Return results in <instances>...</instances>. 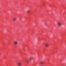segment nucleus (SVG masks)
Returning <instances> with one entry per match:
<instances>
[{
  "label": "nucleus",
  "instance_id": "nucleus-1",
  "mask_svg": "<svg viewBox=\"0 0 66 66\" xmlns=\"http://www.w3.org/2000/svg\"><path fill=\"white\" fill-rule=\"evenodd\" d=\"M57 25L59 26H61V25H62V23L60 21L57 22Z\"/></svg>",
  "mask_w": 66,
  "mask_h": 66
},
{
  "label": "nucleus",
  "instance_id": "nucleus-2",
  "mask_svg": "<svg viewBox=\"0 0 66 66\" xmlns=\"http://www.w3.org/2000/svg\"><path fill=\"white\" fill-rule=\"evenodd\" d=\"M18 44V42L17 41H15L14 42V45H17Z\"/></svg>",
  "mask_w": 66,
  "mask_h": 66
},
{
  "label": "nucleus",
  "instance_id": "nucleus-3",
  "mask_svg": "<svg viewBox=\"0 0 66 66\" xmlns=\"http://www.w3.org/2000/svg\"><path fill=\"white\" fill-rule=\"evenodd\" d=\"M13 20H14V21H16V20H17V18L16 17H14L13 19Z\"/></svg>",
  "mask_w": 66,
  "mask_h": 66
},
{
  "label": "nucleus",
  "instance_id": "nucleus-4",
  "mask_svg": "<svg viewBox=\"0 0 66 66\" xmlns=\"http://www.w3.org/2000/svg\"><path fill=\"white\" fill-rule=\"evenodd\" d=\"M40 63L42 65H43L44 64V62L43 61H41L40 62Z\"/></svg>",
  "mask_w": 66,
  "mask_h": 66
},
{
  "label": "nucleus",
  "instance_id": "nucleus-5",
  "mask_svg": "<svg viewBox=\"0 0 66 66\" xmlns=\"http://www.w3.org/2000/svg\"><path fill=\"white\" fill-rule=\"evenodd\" d=\"M45 46L46 47H49V44L46 43L45 44Z\"/></svg>",
  "mask_w": 66,
  "mask_h": 66
},
{
  "label": "nucleus",
  "instance_id": "nucleus-6",
  "mask_svg": "<svg viewBox=\"0 0 66 66\" xmlns=\"http://www.w3.org/2000/svg\"><path fill=\"white\" fill-rule=\"evenodd\" d=\"M18 65L19 66H21V62H19L18 63Z\"/></svg>",
  "mask_w": 66,
  "mask_h": 66
},
{
  "label": "nucleus",
  "instance_id": "nucleus-7",
  "mask_svg": "<svg viewBox=\"0 0 66 66\" xmlns=\"http://www.w3.org/2000/svg\"><path fill=\"white\" fill-rule=\"evenodd\" d=\"M29 60L30 61H32L33 60V57H31L30 58Z\"/></svg>",
  "mask_w": 66,
  "mask_h": 66
},
{
  "label": "nucleus",
  "instance_id": "nucleus-8",
  "mask_svg": "<svg viewBox=\"0 0 66 66\" xmlns=\"http://www.w3.org/2000/svg\"><path fill=\"white\" fill-rule=\"evenodd\" d=\"M26 62L27 64H29V63H30V61L29 60H27L26 61Z\"/></svg>",
  "mask_w": 66,
  "mask_h": 66
},
{
  "label": "nucleus",
  "instance_id": "nucleus-9",
  "mask_svg": "<svg viewBox=\"0 0 66 66\" xmlns=\"http://www.w3.org/2000/svg\"><path fill=\"white\" fill-rule=\"evenodd\" d=\"M27 13H28V14H29V13H30V11L28 10L27 11Z\"/></svg>",
  "mask_w": 66,
  "mask_h": 66
},
{
  "label": "nucleus",
  "instance_id": "nucleus-10",
  "mask_svg": "<svg viewBox=\"0 0 66 66\" xmlns=\"http://www.w3.org/2000/svg\"><path fill=\"white\" fill-rule=\"evenodd\" d=\"M44 25L45 26V27H46V26H47V24L46 23H45L44 24Z\"/></svg>",
  "mask_w": 66,
  "mask_h": 66
},
{
  "label": "nucleus",
  "instance_id": "nucleus-11",
  "mask_svg": "<svg viewBox=\"0 0 66 66\" xmlns=\"http://www.w3.org/2000/svg\"><path fill=\"white\" fill-rule=\"evenodd\" d=\"M64 66V65H62V66Z\"/></svg>",
  "mask_w": 66,
  "mask_h": 66
}]
</instances>
